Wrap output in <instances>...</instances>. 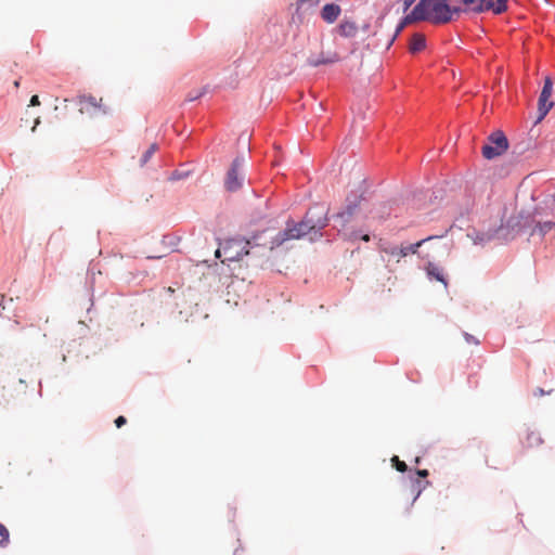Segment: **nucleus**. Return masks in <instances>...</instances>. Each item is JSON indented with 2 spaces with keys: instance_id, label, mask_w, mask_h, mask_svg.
<instances>
[{
  "instance_id": "8",
  "label": "nucleus",
  "mask_w": 555,
  "mask_h": 555,
  "mask_svg": "<svg viewBox=\"0 0 555 555\" xmlns=\"http://www.w3.org/2000/svg\"><path fill=\"white\" fill-rule=\"evenodd\" d=\"M78 105L81 114L95 115L100 112L105 113V111L102 109V99H96L93 95L78 96Z\"/></svg>"
},
{
  "instance_id": "19",
  "label": "nucleus",
  "mask_w": 555,
  "mask_h": 555,
  "mask_svg": "<svg viewBox=\"0 0 555 555\" xmlns=\"http://www.w3.org/2000/svg\"><path fill=\"white\" fill-rule=\"evenodd\" d=\"M156 151H157V144H155V143L151 144L150 147L146 150V152L143 154V156L141 158V166H144Z\"/></svg>"
},
{
  "instance_id": "17",
  "label": "nucleus",
  "mask_w": 555,
  "mask_h": 555,
  "mask_svg": "<svg viewBox=\"0 0 555 555\" xmlns=\"http://www.w3.org/2000/svg\"><path fill=\"white\" fill-rule=\"evenodd\" d=\"M360 199H361V196H354L353 199L347 198L346 210L343 211V212H339L337 215V217H341L343 218L345 215L350 217L354 212L356 208L358 207V205L360 203Z\"/></svg>"
},
{
  "instance_id": "5",
  "label": "nucleus",
  "mask_w": 555,
  "mask_h": 555,
  "mask_svg": "<svg viewBox=\"0 0 555 555\" xmlns=\"http://www.w3.org/2000/svg\"><path fill=\"white\" fill-rule=\"evenodd\" d=\"M553 81L550 77L544 79V85L541 90L538 100V116L534 121V125L540 124L548 114V112L554 107V101L551 100L553 94Z\"/></svg>"
},
{
  "instance_id": "21",
  "label": "nucleus",
  "mask_w": 555,
  "mask_h": 555,
  "mask_svg": "<svg viewBox=\"0 0 555 555\" xmlns=\"http://www.w3.org/2000/svg\"><path fill=\"white\" fill-rule=\"evenodd\" d=\"M391 463L392 466L400 473H404L408 469V465L403 461H400L397 455L392 456Z\"/></svg>"
},
{
  "instance_id": "25",
  "label": "nucleus",
  "mask_w": 555,
  "mask_h": 555,
  "mask_svg": "<svg viewBox=\"0 0 555 555\" xmlns=\"http://www.w3.org/2000/svg\"><path fill=\"white\" fill-rule=\"evenodd\" d=\"M127 423V420L125 416H118L116 420H115V424L118 428H120L122 425H125Z\"/></svg>"
},
{
  "instance_id": "34",
  "label": "nucleus",
  "mask_w": 555,
  "mask_h": 555,
  "mask_svg": "<svg viewBox=\"0 0 555 555\" xmlns=\"http://www.w3.org/2000/svg\"><path fill=\"white\" fill-rule=\"evenodd\" d=\"M14 86H15L16 88H18V87H20V81H18V80L14 81Z\"/></svg>"
},
{
  "instance_id": "4",
  "label": "nucleus",
  "mask_w": 555,
  "mask_h": 555,
  "mask_svg": "<svg viewBox=\"0 0 555 555\" xmlns=\"http://www.w3.org/2000/svg\"><path fill=\"white\" fill-rule=\"evenodd\" d=\"M221 254L224 255V259H222V262L225 261H238L244 256H247L250 254L249 249H245V245L243 244V240L240 238H233L225 242V244L222 246V248H218L216 250V257L221 258Z\"/></svg>"
},
{
  "instance_id": "16",
  "label": "nucleus",
  "mask_w": 555,
  "mask_h": 555,
  "mask_svg": "<svg viewBox=\"0 0 555 555\" xmlns=\"http://www.w3.org/2000/svg\"><path fill=\"white\" fill-rule=\"evenodd\" d=\"M382 250L388 256L396 258L397 262H399L401 258L408 256V249H404L403 246L390 245L383 247Z\"/></svg>"
},
{
  "instance_id": "11",
  "label": "nucleus",
  "mask_w": 555,
  "mask_h": 555,
  "mask_svg": "<svg viewBox=\"0 0 555 555\" xmlns=\"http://www.w3.org/2000/svg\"><path fill=\"white\" fill-rule=\"evenodd\" d=\"M359 27L356 22L344 20L337 27V31L341 37L353 38L357 36Z\"/></svg>"
},
{
  "instance_id": "26",
  "label": "nucleus",
  "mask_w": 555,
  "mask_h": 555,
  "mask_svg": "<svg viewBox=\"0 0 555 555\" xmlns=\"http://www.w3.org/2000/svg\"><path fill=\"white\" fill-rule=\"evenodd\" d=\"M39 104H40L39 96L38 95H33L31 99H30V105L31 106H37Z\"/></svg>"
},
{
  "instance_id": "6",
  "label": "nucleus",
  "mask_w": 555,
  "mask_h": 555,
  "mask_svg": "<svg viewBox=\"0 0 555 555\" xmlns=\"http://www.w3.org/2000/svg\"><path fill=\"white\" fill-rule=\"evenodd\" d=\"M243 166V158L236 157L233 160L224 180V186L228 191L235 192L242 188L244 181Z\"/></svg>"
},
{
  "instance_id": "9",
  "label": "nucleus",
  "mask_w": 555,
  "mask_h": 555,
  "mask_svg": "<svg viewBox=\"0 0 555 555\" xmlns=\"http://www.w3.org/2000/svg\"><path fill=\"white\" fill-rule=\"evenodd\" d=\"M425 272L430 281H437L441 283L446 289L448 288V276L443 267L428 261L425 266Z\"/></svg>"
},
{
  "instance_id": "14",
  "label": "nucleus",
  "mask_w": 555,
  "mask_h": 555,
  "mask_svg": "<svg viewBox=\"0 0 555 555\" xmlns=\"http://www.w3.org/2000/svg\"><path fill=\"white\" fill-rule=\"evenodd\" d=\"M524 447L527 449L538 448L543 443V439L541 435L537 430H526L525 441L522 442Z\"/></svg>"
},
{
  "instance_id": "32",
  "label": "nucleus",
  "mask_w": 555,
  "mask_h": 555,
  "mask_svg": "<svg viewBox=\"0 0 555 555\" xmlns=\"http://www.w3.org/2000/svg\"><path fill=\"white\" fill-rule=\"evenodd\" d=\"M399 33H400V31H398V33L396 31V33H395V36H393V38L391 39V41H389V44H392V41L395 40L396 36H397Z\"/></svg>"
},
{
  "instance_id": "22",
  "label": "nucleus",
  "mask_w": 555,
  "mask_h": 555,
  "mask_svg": "<svg viewBox=\"0 0 555 555\" xmlns=\"http://www.w3.org/2000/svg\"><path fill=\"white\" fill-rule=\"evenodd\" d=\"M206 92V88H202L199 90L191 91L186 95V101L193 102L204 95Z\"/></svg>"
},
{
  "instance_id": "3",
  "label": "nucleus",
  "mask_w": 555,
  "mask_h": 555,
  "mask_svg": "<svg viewBox=\"0 0 555 555\" xmlns=\"http://www.w3.org/2000/svg\"><path fill=\"white\" fill-rule=\"evenodd\" d=\"M508 149V141L502 131H495L488 138V143L482 146V156L493 159L504 154Z\"/></svg>"
},
{
  "instance_id": "15",
  "label": "nucleus",
  "mask_w": 555,
  "mask_h": 555,
  "mask_svg": "<svg viewBox=\"0 0 555 555\" xmlns=\"http://www.w3.org/2000/svg\"><path fill=\"white\" fill-rule=\"evenodd\" d=\"M426 47V39L423 34L416 33L411 37L409 50L411 53H418Z\"/></svg>"
},
{
  "instance_id": "23",
  "label": "nucleus",
  "mask_w": 555,
  "mask_h": 555,
  "mask_svg": "<svg viewBox=\"0 0 555 555\" xmlns=\"http://www.w3.org/2000/svg\"><path fill=\"white\" fill-rule=\"evenodd\" d=\"M321 0H298L297 10H299L305 4H309L310 7H315L320 3Z\"/></svg>"
},
{
  "instance_id": "2",
  "label": "nucleus",
  "mask_w": 555,
  "mask_h": 555,
  "mask_svg": "<svg viewBox=\"0 0 555 555\" xmlns=\"http://www.w3.org/2000/svg\"><path fill=\"white\" fill-rule=\"evenodd\" d=\"M327 209L322 205H314L306 212L300 222L292 225L287 223L286 229L279 233L278 243L306 236H309L310 241H315L322 236L321 230L327 225Z\"/></svg>"
},
{
  "instance_id": "1",
  "label": "nucleus",
  "mask_w": 555,
  "mask_h": 555,
  "mask_svg": "<svg viewBox=\"0 0 555 555\" xmlns=\"http://www.w3.org/2000/svg\"><path fill=\"white\" fill-rule=\"evenodd\" d=\"M508 0H421L412 12L397 27L401 31L405 25L416 21L446 24L461 13H481L491 11L501 14L507 10Z\"/></svg>"
},
{
  "instance_id": "30",
  "label": "nucleus",
  "mask_w": 555,
  "mask_h": 555,
  "mask_svg": "<svg viewBox=\"0 0 555 555\" xmlns=\"http://www.w3.org/2000/svg\"><path fill=\"white\" fill-rule=\"evenodd\" d=\"M361 240L364 241V242H369L370 241V235L369 234H363L361 236Z\"/></svg>"
},
{
  "instance_id": "18",
  "label": "nucleus",
  "mask_w": 555,
  "mask_h": 555,
  "mask_svg": "<svg viewBox=\"0 0 555 555\" xmlns=\"http://www.w3.org/2000/svg\"><path fill=\"white\" fill-rule=\"evenodd\" d=\"M440 237H441V236H434V235H433V236H428V237H426V238H424V240H421V241L416 242L415 244H411V245H409V246H405V247H404V249H408V255H409V254H416V253H417V250H418V248H420L423 244H425L426 242H429V241H431V240H436V238H440Z\"/></svg>"
},
{
  "instance_id": "33",
  "label": "nucleus",
  "mask_w": 555,
  "mask_h": 555,
  "mask_svg": "<svg viewBox=\"0 0 555 555\" xmlns=\"http://www.w3.org/2000/svg\"><path fill=\"white\" fill-rule=\"evenodd\" d=\"M167 292H168V293H170V294H172V293L175 292V289H173L172 287H168V288H167Z\"/></svg>"
},
{
  "instance_id": "10",
  "label": "nucleus",
  "mask_w": 555,
  "mask_h": 555,
  "mask_svg": "<svg viewBox=\"0 0 555 555\" xmlns=\"http://www.w3.org/2000/svg\"><path fill=\"white\" fill-rule=\"evenodd\" d=\"M341 13V9L338 4H335V3H328V4H325L321 12H320V15H321V18L327 23V24H333L334 22L337 21V18L339 17Z\"/></svg>"
},
{
  "instance_id": "20",
  "label": "nucleus",
  "mask_w": 555,
  "mask_h": 555,
  "mask_svg": "<svg viewBox=\"0 0 555 555\" xmlns=\"http://www.w3.org/2000/svg\"><path fill=\"white\" fill-rule=\"evenodd\" d=\"M0 547H5L9 544V530L5 528L4 525L0 524Z\"/></svg>"
},
{
  "instance_id": "28",
  "label": "nucleus",
  "mask_w": 555,
  "mask_h": 555,
  "mask_svg": "<svg viewBox=\"0 0 555 555\" xmlns=\"http://www.w3.org/2000/svg\"><path fill=\"white\" fill-rule=\"evenodd\" d=\"M416 474H417V476L425 478L428 476V470L427 469H418V470H416Z\"/></svg>"
},
{
  "instance_id": "29",
  "label": "nucleus",
  "mask_w": 555,
  "mask_h": 555,
  "mask_svg": "<svg viewBox=\"0 0 555 555\" xmlns=\"http://www.w3.org/2000/svg\"><path fill=\"white\" fill-rule=\"evenodd\" d=\"M416 0H404V11H406Z\"/></svg>"
},
{
  "instance_id": "13",
  "label": "nucleus",
  "mask_w": 555,
  "mask_h": 555,
  "mask_svg": "<svg viewBox=\"0 0 555 555\" xmlns=\"http://www.w3.org/2000/svg\"><path fill=\"white\" fill-rule=\"evenodd\" d=\"M339 60H340V57H339V54L337 52H328L326 54L324 52H322L320 54V57H318V59H309L308 60V64L310 66L317 67V66H320V65L337 63Z\"/></svg>"
},
{
  "instance_id": "24",
  "label": "nucleus",
  "mask_w": 555,
  "mask_h": 555,
  "mask_svg": "<svg viewBox=\"0 0 555 555\" xmlns=\"http://www.w3.org/2000/svg\"><path fill=\"white\" fill-rule=\"evenodd\" d=\"M465 343L468 345H479L481 340L474 335L465 334Z\"/></svg>"
},
{
  "instance_id": "31",
  "label": "nucleus",
  "mask_w": 555,
  "mask_h": 555,
  "mask_svg": "<svg viewBox=\"0 0 555 555\" xmlns=\"http://www.w3.org/2000/svg\"><path fill=\"white\" fill-rule=\"evenodd\" d=\"M39 122H40L39 118H36V120H35V125H34V127L31 128V130H33V131H35V129H36V127H37V125H38Z\"/></svg>"
},
{
  "instance_id": "12",
  "label": "nucleus",
  "mask_w": 555,
  "mask_h": 555,
  "mask_svg": "<svg viewBox=\"0 0 555 555\" xmlns=\"http://www.w3.org/2000/svg\"><path fill=\"white\" fill-rule=\"evenodd\" d=\"M552 230L555 231V221H537L530 232V235H538L540 238H544Z\"/></svg>"
},
{
  "instance_id": "7",
  "label": "nucleus",
  "mask_w": 555,
  "mask_h": 555,
  "mask_svg": "<svg viewBox=\"0 0 555 555\" xmlns=\"http://www.w3.org/2000/svg\"><path fill=\"white\" fill-rule=\"evenodd\" d=\"M279 242V234L274 237H267L266 231L261 233H257L253 235L249 240L244 241L243 244L245 245V249H249L250 251L254 249H261V250H268L271 251L274 248L279 247L283 243Z\"/></svg>"
},
{
  "instance_id": "27",
  "label": "nucleus",
  "mask_w": 555,
  "mask_h": 555,
  "mask_svg": "<svg viewBox=\"0 0 555 555\" xmlns=\"http://www.w3.org/2000/svg\"><path fill=\"white\" fill-rule=\"evenodd\" d=\"M546 392L542 389V388H537L533 392V396L534 397H542L544 396Z\"/></svg>"
}]
</instances>
